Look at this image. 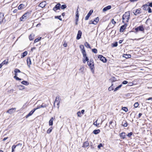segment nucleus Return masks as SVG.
I'll return each mask as SVG.
<instances>
[{
    "label": "nucleus",
    "instance_id": "1",
    "mask_svg": "<svg viewBox=\"0 0 152 152\" xmlns=\"http://www.w3.org/2000/svg\"><path fill=\"white\" fill-rule=\"evenodd\" d=\"M130 17V13L129 11L126 12L122 16V22L123 23L128 22Z\"/></svg>",
    "mask_w": 152,
    "mask_h": 152
},
{
    "label": "nucleus",
    "instance_id": "2",
    "mask_svg": "<svg viewBox=\"0 0 152 152\" xmlns=\"http://www.w3.org/2000/svg\"><path fill=\"white\" fill-rule=\"evenodd\" d=\"M87 64L89 66L90 69L91 70L93 73L94 72V65L93 61L92 60H90V61H88Z\"/></svg>",
    "mask_w": 152,
    "mask_h": 152
},
{
    "label": "nucleus",
    "instance_id": "3",
    "mask_svg": "<svg viewBox=\"0 0 152 152\" xmlns=\"http://www.w3.org/2000/svg\"><path fill=\"white\" fill-rule=\"evenodd\" d=\"M29 16V13L28 12H26L20 18V21H25Z\"/></svg>",
    "mask_w": 152,
    "mask_h": 152
},
{
    "label": "nucleus",
    "instance_id": "4",
    "mask_svg": "<svg viewBox=\"0 0 152 152\" xmlns=\"http://www.w3.org/2000/svg\"><path fill=\"white\" fill-rule=\"evenodd\" d=\"M98 58L100 59V60L103 62H106L107 61V60L102 55H99L98 56Z\"/></svg>",
    "mask_w": 152,
    "mask_h": 152
},
{
    "label": "nucleus",
    "instance_id": "5",
    "mask_svg": "<svg viewBox=\"0 0 152 152\" xmlns=\"http://www.w3.org/2000/svg\"><path fill=\"white\" fill-rule=\"evenodd\" d=\"M61 4L60 3L57 4L53 8V10L56 11L58 10H59L60 8Z\"/></svg>",
    "mask_w": 152,
    "mask_h": 152
},
{
    "label": "nucleus",
    "instance_id": "6",
    "mask_svg": "<svg viewBox=\"0 0 152 152\" xmlns=\"http://www.w3.org/2000/svg\"><path fill=\"white\" fill-rule=\"evenodd\" d=\"M93 10H91L90 11L89 13H88L87 16H86L85 18V19L86 20H88L89 17L92 14V13L93 12Z\"/></svg>",
    "mask_w": 152,
    "mask_h": 152
},
{
    "label": "nucleus",
    "instance_id": "7",
    "mask_svg": "<svg viewBox=\"0 0 152 152\" xmlns=\"http://www.w3.org/2000/svg\"><path fill=\"white\" fill-rule=\"evenodd\" d=\"M127 26V25L125 24L124 25H122L121 26L120 29V32H123L124 31V30L125 29Z\"/></svg>",
    "mask_w": 152,
    "mask_h": 152
},
{
    "label": "nucleus",
    "instance_id": "8",
    "mask_svg": "<svg viewBox=\"0 0 152 152\" xmlns=\"http://www.w3.org/2000/svg\"><path fill=\"white\" fill-rule=\"evenodd\" d=\"M135 30L136 31H143L144 30V28L142 26H140L136 28H135Z\"/></svg>",
    "mask_w": 152,
    "mask_h": 152
},
{
    "label": "nucleus",
    "instance_id": "9",
    "mask_svg": "<svg viewBox=\"0 0 152 152\" xmlns=\"http://www.w3.org/2000/svg\"><path fill=\"white\" fill-rule=\"evenodd\" d=\"M82 34V33L81 31L80 30L78 31L76 38L78 40L81 37Z\"/></svg>",
    "mask_w": 152,
    "mask_h": 152
},
{
    "label": "nucleus",
    "instance_id": "10",
    "mask_svg": "<svg viewBox=\"0 0 152 152\" xmlns=\"http://www.w3.org/2000/svg\"><path fill=\"white\" fill-rule=\"evenodd\" d=\"M111 8V6L110 5L108 6L104 7L102 10V11L104 12H105L108 10H110Z\"/></svg>",
    "mask_w": 152,
    "mask_h": 152
},
{
    "label": "nucleus",
    "instance_id": "11",
    "mask_svg": "<svg viewBox=\"0 0 152 152\" xmlns=\"http://www.w3.org/2000/svg\"><path fill=\"white\" fill-rule=\"evenodd\" d=\"M35 109L34 108L33 110L31 111L26 116V118H27L29 116H31L35 111Z\"/></svg>",
    "mask_w": 152,
    "mask_h": 152
},
{
    "label": "nucleus",
    "instance_id": "12",
    "mask_svg": "<svg viewBox=\"0 0 152 152\" xmlns=\"http://www.w3.org/2000/svg\"><path fill=\"white\" fill-rule=\"evenodd\" d=\"M16 110V108H12L8 110L7 112L10 114H12L14 112L15 110Z\"/></svg>",
    "mask_w": 152,
    "mask_h": 152
},
{
    "label": "nucleus",
    "instance_id": "13",
    "mask_svg": "<svg viewBox=\"0 0 152 152\" xmlns=\"http://www.w3.org/2000/svg\"><path fill=\"white\" fill-rule=\"evenodd\" d=\"M140 10L141 9H138L136 10L135 12H133L134 14L135 15H136L137 14H140L141 13Z\"/></svg>",
    "mask_w": 152,
    "mask_h": 152
},
{
    "label": "nucleus",
    "instance_id": "14",
    "mask_svg": "<svg viewBox=\"0 0 152 152\" xmlns=\"http://www.w3.org/2000/svg\"><path fill=\"white\" fill-rule=\"evenodd\" d=\"M27 65L29 67H30V65L31 64V61L29 57H28L27 59Z\"/></svg>",
    "mask_w": 152,
    "mask_h": 152
},
{
    "label": "nucleus",
    "instance_id": "15",
    "mask_svg": "<svg viewBox=\"0 0 152 152\" xmlns=\"http://www.w3.org/2000/svg\"><path fill=\"white\" fill-rule=\"evenodd\" d=\"M46 5V2L45 1H43L42 2L40 3L39 4V6L41 7L42 8H43Z\"/></svg>",
    "mask_w": 152,
    "mask_h": 152
},
{
    "label": "nucleus",
    "instance_id": "16",
    "mask_svg": "<svg viewBox=\"0 0 152 152\" xmlns=\"http://www.w3.org/2000/svg\"><path fill=\"white\" fill-rule=\"evenodd\" d=\"M120 137L123 139H124L126 137V133L125 132H122L120 134Z\"/></svg>",
    "mask_w": 152,
    "mask_h": 152
},
{
    "label": "nucleus",
    "instance_id": "17",
    "mask_svg": "<svg viewBox=\"0 0 152 152\" xmlns=\"http://www.w3.org/2000/svg\"><path fill=\"white\" fill-rule=\"evenodd\" d=\"M4 16L3 13H0V23H1L3 22Z\"/></svg>",
    "mask_w": 152,
    "mask_h": 152
},
{
    "label": "nucleus",
    "instance_id": "18",
    "mask_svg": "<svg viewBox=\"0 0 152 152\" xmlns=\"http://www.w3.org/2000/svg\"><path fill=\"white\" fill-rule=\"evenodd\" d=\"M59 97L58 96H57L56 97L55 101V103H56L57 105H58L60 103V101H59Z\"/></svg>",
    "mask_w": 152,
    "mask_h": 152
},
{
    "label": "nucleus",
    "instance_id": "19",
    "mask_svg": "<svg viewBox=\"0 0 152 152\" xmlns=\"http://www.w3.org/2000/svg\"><path fill=\"white\" fill-rule=\"evenodd\" d=\"M89 145V143L88 141H86L84 142L83 147L84 148H86Z\"/></svg>",
    "mask_w": 152,
    "mask_h": 152
},
{
    "label": "nucleus",
    "instance_id": "20",
    "mask_svg": "<svg viewBox=\"0 0 152 152\" xmlns=\"http://www.w3.org/2000/svg\"><path fill=\"white\" fill-rule=\"evenodd\" d=\"M24 5L23 4H20L18 7V10H22L24 8Z\"/></svg>",
    "mask_w": 152,
    "mask_h": 152
},
{
    "label": "nucleus",
    "instance_id": "21",
    "mask_svg": "<svg viewBox=\"0 0 152 152\" xmlns=\"http://www.w3.org/2000/svg\"><path fill=\"white\" fill-rule=\"evenodd\" d=\"M142 7H143V10H148V8L149 7H148V6L147 4L143 5L142 6Z\"/></svg>",
    "mask_w": 152,
    "mask_h": 152
},
{
    "label": "nucleus",
    "instance_id": "22",
    "mask_svg": "<svg viewBox=\"0 0 152 152\" xmlns=\"http://www.w3.org/2000/svg\"><path fill=\"white\" fill-rule=\"evenodd\" d=\"M53 118L52 117L49 121V124L50 126H52L53 125Z\"/></svg>",
    "mask_w": 152,
    "mask_h": 152
},
{
    "label": "nucleus",
    "instance_id": "23",
    "mask_svg": "<svg viewBox=\"0 0 152 152\" xmlns=\"http://www.w3.org/2000/svg\"><path fill=\"white\" fill-rule=\"evenodd\" d=\"M28 53L27 52V51H25L23 53H22V55H21V58H22L24 57L25 56L27 55Z\"/></svg>",
    "mask_w": 152,
    "mask_h": 152
},
{
    "label": "nucleus",
    "instance_id": "24",
    "mask_svg": "<svg viewBox=\"0 0 152 152\" xmlns=\"http://www.w3.org/2000/svg\"><path fill=\"white\" fill-rule=\"evenodd\" d=\"M100 132V130L99 129L95 130L93 132V133L95 134H97Z\"/></svg>",
    "mask_w": 152,
    "mask_h": 152
},
{
    "label": "nucleus",
    "instance_id": "25",
    "mask_svg": "<svg viewBox=\"0 0 152 152\" xmlns=\"http://www.w3.org/2000/svg\"><path fill=\"white\" fill-rule=\"evenodd\" d=\"M34 35L33 34H31L29 37V38L30 40H32L34 38Z\"/></svg>",
    "mask_w": 152,
    "mask_h": 152
},
{
    "label": "nucleus",
    "instance_id": "26",
    "mask_svg": "<svg viewBox=\"0 0 152 152\" xmlns=\"http://www.w3.org/2000/svg\"><path fill=\"white\" fill-rule=\"evenodd\" d=\"M99 19L98 17H97L95 18V19L93 20V21L95 23L94 24H96L97 22L99 21Z\"/></svg>",
    "mask_w": 152,
    "mask_h": 152
},
{
    "label": "nucleus",
    "instance_id": "27",
    "mask_svg": "<svg viewBox=\"0 0 152 152\" xmlns=\"http://www.w3.org/2000/svg\"><path fill=\"white\" fill-rule=\"evenodd\" d=\"M84 45L87 48H91L90 45L87 42H86L84 44Z\"/></svg>",
    "mask_w": 152,
    "mask_h": 152
},
{
    "label": "nucleus",
    "instance_id": "28",
    "mask_svg": "<svg viewBox=\"0 0 152 152\" xmlns=\"http://www.w3.org/2000/svg\"><path fill=\"white\" fill-rule=\"evenodd\" d=\"M21 83L22 84L26 86L28 85L29 84L28 82L26 81H22L21 82Z\"/></svg>",
    "mask_w": 152,
    "mask_h": 152
},
{
    "label": "nucleus",
    "instance_id": "29",
    "mask_svg": "<svg viewBox=\"0 0 152 152\" xmlns=\"http://www.w3.org/2000/svg\"><path fill=\"white\" fill-rule=\"evenodd\" d=\"M20 71L17 69H16L14 70V73H15V75H17V72H20Z\"/></svg>",
    "mask_w": 152,
    "mask_h": 152
},
{
    "label": "nucleus",
    "instance_id": "30",
    "mask_svg": "<svg viewBox=\"0 0 152 152\" xmlns=\"http://www.w3.org/2000/svg\"><path fill=\"white\" fill-rule=\"evenodd\" d=\"M113 84H112L111 86H110L108 88V90L110 91L112 90H113L114 89V88L113 87Z\"/></svg>",
    "mask_w": 152,
    "mask_h": 152
},
{
    "label": "nucleus",
    "instance_id": "31",
    "mask_svg": "<svg viewBox=\"0 0 152 152\" xmlns=\"http://www.w3.org/2000/svg\"><path fill=\"white\" fill-rule=\"evenodd\" d=\"M52 129H53L52 127H51L49 129H48L47 130V133L48 134L50 133L51 132Z\"/></svg>",
    "mask_w": 152,
    "mask_h": 152
},
{
    "label": "nucleus",
    "instance_id": "32",
    "mask_svg": "<svg viewBox=\"0 0 152 152\" xmlns=\"http://www.w3.org/2000/svg\"><path fill=\"white\" fill-rule=\"evenodd\" d=\"M8 63V60H4L1 64L3 65L4 64H6Z\"/></svg>",
    "mask_w": 152,
    "mask_h": 152
},
{
    "label": "nucleus",
    "instance_id": "33",
    "mask_svg": "<svg viewBox=\"0 0 152 152\" xmlns=\"http://www.w3.org/2000/svg\"><path fill=\"white\" fill-rule=\"evenodd\" d=\"M80 49L81 52L83 51V50H85L84 49V46L83 45H80Z\"/></svg>",
    "mask_w": 152,
    "mask_h": 152
},
{
    "label": "nucleus",
    "instance_id": "34",
    "mask_svg": "<svg viewBox=\"0 0 152 152\" xmlns=\"http://www.w3.org/2000/svg\"><path fill=\"white\" fill-rule=\"evenodd\" d=\"M20 90H22L25 89V87L22 85H20L18 86Z\"/></svg>",
    "mask_w": 152,
    "mask_h": 152
},
{
    "label": "nucleus",
    "instance_id": "35",
    "mask_svg": "<svg viewBox=\"0 0 152 152\" xmlns=\"http://www.w3.org/2000/svg\"><path fill=\"white\" fill-rule=\"evenodd\" d=\"M84 59V60L83 61V63H85L86 61H88L89 59L87 57H86L85 58H83V60Z\"/></svg>",
    "mask_w": 152,
    "mask_h": 152
},
{
    "label": "nucleus",
    "instance_id": "36",
    "mask_svg": "<svg viewBox=\"0 0 152 152\" xmlns=\"http://www.w3.org/2000/svg\"><path fill=\"white\" fill-rule=\"evenodd\" d=\"M122 125L124 126V127H126L127 126V122L126 121H125L124 122H123L122 123Z\"/></svg>",
    "mask_w": 152,
    "mask_h": 152
},
{
    "label": "nucleus",
    "instance_id": "37",
    "mask_svg": "<svg viewBox=\"0 0 152 152\" xmlns=\"http://www.w3.org/2000/svg\"><path fill=\"white\" fill-rule=\"evenodd\" d=\"M122 84L120 85L118 87H117L115 89L114 91H117L118 89L119 88H121L122 87Z\"/></svg>",
    "mask_w": 152,
    "mask_h": 152
},
{
    "label": "nucleus",
    "instance_id": "38",
    "mask_svg": "<svg viewBox=\"0 0 152 152\" xmlns=\"http://www.w3.org/2000/svg\"><path fill=\"white\" fill-rule=\"evenodd\" d=\"M41 37H39L37 38L34 41V42L36 43L38 42V41L40 40H41Z\"/></svg>",
    "mask_w": 152,
    "mask_h": 152
},
{
    "label": "nucleus",
    "instance_id": "39",
    "mask_svg": "<svg viewBox=\"0 0 152 152\" xmlns=\"http://www.w3.org/2000/svg\"><path fill=\"white\" fill-rule=\"evenodd\" d=\"M66 7V6L65 4L62 5L61 7L60 8L62 9H64Z\"/></svg>",
    "mask_w": 152,
    "mask_h": 152
},
{
    "label": "nucleus",
    "instance_id": "40",
    "mask_svg": "<svg viewBox=\"0 0 152 152\" xmlns=\"http://www.w3.org/2000/svg\"><path fill=\"white\" fill-rule=\"evenodd\" d=\"M122 109L126 112H127L128 110L127 108L125 107H123L122 108Z\"/></svg>",
    "mask_w": 152,
    "mask_h": 152
},
{
    "label": "nucleus",
    "instance_id": "41",
    "mask_svg": "<svg viewBox=\"0 0 152 152\" xmlns=\"http://www.w3.org/2000/svg\"><path fill=\"white\" fill-rule=\"evenodd\" d=\"M92 51L95 53H96L97 52V50L96 49L94 48L92 49Z\"/></svg>",
    "mask_w": 152,
    "mask_h": 152
},
{
    "label": "nucleus",
    "instance_id": "42",
    "mask_svg": "<svg viewBox=\"0 0 152 152\" xmlns=\"http://www.w3.org/2000/svg\"><path fill=\"white\" fill-rule=\"evenodd\" d=\"M61 16L60 15V16H55V18H58V19L60 20H62V19L61 18Z\"/></svg>",
    "mask_w": 152,
    "mask_h": 152
},
{
    "label": "nucleus",
    "instance_id": "43",
    "mask_svg": "<svg viewBox=\"0 0 152 152\" xmlns=\"http://www.w3.org/2000/svg\"><path fill=\"white\" fill-rule=\"evenodd\" d=\"M125 56H124V57H125L126 58H130L131 57V55H124Z\"/></svg>",
    "mask_w": 152,
    "mask_h": 152
},
{
    "label": "nucleus",
    "instance_id": "44",
    "mask_svg": "<svg viewBox=\"0 0 152 152\" xmlns=\"http://www.w3.org/2000/svg\"><path fill=\"white\" fill-rule=\"evenodd\" d=\"M139 105L138 103L137 102H136L134 104V107L135 108H137L138 107Z\"/></svg>",
    "mask_w": 152,
    "mask_h": 152
},
{
    "label": "nucleus",
    "instance_id": "45",
    "mask_svg": "<svg viewBox=\"0 0 152 152\" xmlns=\"http://www.w3.org/2000/svg\"><path fill=\"white\" fill-rule=\"evenodd\" d=\"M15 76H14V78L15 79L17 80H21V79L19 78L17 76V75H15Z\"/></svg>",
    "mask_w": 152,
    "mask_h": 152
},
{
    "label": "nucleus",
    "instance_id": "46",
    "mask_svg": "<svg viewBox=\"0 0 152 152\" xmlns=\"http://www.w3.org/2000/svg\"><path fill=\"white\" fill-rule=\"evenodd\" d=\"M77 116L79 117H81V113L80 112L78 111L77 113Z\"/></svg>",
    "mask_w": 152,
    "mask_h": 152
},
{
    "label": "nucleus",
    "instance_id": "47",
    "mask_svg": "<svg viewBox=\"0 0 152 152\" xmlns=\"http://www.w3.org/2000/svg\"><path fill=\"white\" fill-rule=\"evenodd\" d=\"M41 105L42 107H47L48 106L47 104H45L44 103H42Z\"/></svg>",
    "mask_w": 152,
    "mask_h": 152
},
{
    "label": "nucleus",
    "instance_id": "48",
    "mask_svg": "<svg viewBox=\"0 0 152 152\" xmlns=\"http://www.w3.org/2000/svg\"><path fill=\"white\" fill-rule=\"evenodd\" d=\"M42 107V105H39L36 108H35L34 109H35V110H37V109H39L40 108Z\"/></svg>",
    "mask_w": 152,
    "mask_h": 152
},
{
    "label": "nucleus",
    "instance_id": "49",
    "mask_svg": "<svg viewBox=\"0 0 152 152\" xmlns=\"http://www.w3.org/2000/svg\"><path fill=\"white\" fill-rule=\"evenodd\" d=\"M19 144H20L19 143V144H18V145H13L12 146V149H15V148L16 147V146L19 145Z\"/></svg>",
    "mask_w": 152,
    "mask_h": 152
},
{
    "label": "nucleus",
    "instance_id": "50",
    "mask_svg": "<svg viewBox=\"0 0 152 152\" xmlns=\"http://www.w3.org/2000/svg\"><path fill=\"white\" fill-rule=\"evenodd\" d=\"M97 120L95 122H94V125H96V126H97L99 125V124H97Z\"/></svg>",
    "mask_w": 152,
    "mask_h": 152
},
{
    "label": "nucleus",
    "instance_id": "51",
    "mask_svg": "<svg viewBox=\"0 0 152 152\" xmlns=\"http://www.w3.org/2000/svg\"><path fill=\"white\" fill-rule=\"evenodd\" d=\"M80 70L81 71V72H83L84 70V67L83 66L81 67L80 68Z\"/></svg>",
    "mask_w": 152,
    "mask_h": 152
},
{
    "label": "nucleus",
    "instance_id": "52",
    "mask_svg": "<svg viewBox=\"0 0 152 152\" xmlns=\"http://www.w3.org/2000/svg\"><path fill=\"white\" fill-rule=\"evenodd\" d=\"M102 146V143L100 144L98 146V148L99 149H100L101 147Z\"/></svg>",
    "mask_w": 152,
    "mask_h": 152
},
{
    "label": "nucleus",
    "instance_id": "53",
    "mask_svg": "<svg viewBox=\"0 0 152 152\" xmlns=\"http://www.w3.org/2000/svg\"><path fill=\"white\" fill-rule=\"evenodd\" d=\"M94 23H95L94 22L93 20H91L89 22V24H94Z\"/></svg>",
    "mask_w": 152,
    "mask_h": 152
},
{
    "label": "nucleus",
    "instance_id": "54",
    "mask_svg": "<svg viewBox=\"0 0 152 152\" xmlns=\"http://www.w3.org/2000/svg\"><path fill=\"white\" fill-rule=\"evenodd\" d=\"M128 82L126 80H124L123 81L122 83L123 84H126L128 83Z\"/></svg>",
    "mask_w": 152,
    "mask_h": 152
},
{
    "label": "nucleus",
    "instance_id": "55",
    "mask_svg": "<svg viewBox=\"0 0 152 152\" xmlns=\"http://www.w3.org/2000/svg\"><path fill=\"white\" fill-rule=\"evenodd\" d=\"M83 55L86 54V52L85 50H83L81 52Z\"/></svg>",
    "mask_w": 152,
    "mask_h": 152
},
{
    "label": "nucleus",
    "instance_id": "56",
    "mask_svg": "<svg viewBox=\"0 0 152 152\" xmlns=\"http://www.w3.org/2000/svg\"><path fill=\"white\" fill-rule=\"evenodd\" d=\"M118 45V43L117 42H116L115 43L113 44V47H116Z\"/></svg>",
    "mask_w": 152,
    "mask_h": 152
},
{
    "label": "nucleus",
    "instance_id": "57",
    "mask_svg": "<svg viewBox=\"0 0 152 152\" xmlns=\"http://www.w3.org/2000/svg\"><path fill=\"white\" fill-rule=\"evenodd\" d=\"M148 12L149 13H151L152 12V11L151 8H150L149 7L148 8Z\"/></svg>",
    "mask_w": 152,
    "mask_h": 152
},
{
    "label": "nucleus",
    "instance_id": "58",
    "mask_svg": "<svg viewBox=\"0 0 152 152\" xmlns=\"http://www.w3.org/2000/svg\"><path fill=\"white\" fill-rule=\"evenodd\" d=\"M79 17V14H76V20H78Z\"/></svg>",
    "mask_w": 152,
    "mask_h": 152
},
{
    "label": "nucleus",
    "instance_id": "59",
    "mask_svg": "<svg viewBox=\"0 0 152 152\" xmlns=\"http://www.w3.org/2000/svg\"><path fill=\"white\" fill-rule=\"evenodd\" d=\"M132 132H130L127 135V136L129 137H130L132 136Z\"/></svg>",
    "mask_w": 152,
    "mask_h": 152
},
{
    "label": "nucleus",
    "instance_id": "60",
    "mask_svg": "<svg viewBox=\"0 0 152 152\" xmlns=\"http://www.w3.org/2000/svg\"><path fill=\"white\" fill-rule=\"evenodd\" d=\"M112 23L113 24H115L116 22L113 19L112 20Z\"/></svg>",
    "mask_w": 152,
    "mask_h": 152
},
{
    "label": "nucleus",
    "instance_id": "61",
    "mask_svg": "<svg viewBox=\"0 0 152 152\" xmlns=\"http://www.w3.org/2000/svg\"><path fill=\"white\" fill-rule=\"evenodd\" d=\"M18 10L17 9H15L13 11V13H15L17 12Z\"/></svg>",
    "mask_w": 152,
    "mask_h": 152
},
{
    "label": "nucleus",
    "instance_id": "62",
    "mask_svg": "<svg viewBox=\"0 0 152 152\" xmlns=\"http://www.w3.org/2000/svg\"><path fill=\"white\" fill-rule=\"evenodd\" d=\"M148 6H150V7H152V2L150 3L149 4Z\"/></svg>",
    "mask_w": 152,
    "mask_h": 152
},
{
    "label": "nucleus",
    "instance_id": "63",
    "mask_svg": "<svg viewBox=\"0 0 152 152\" xmlns=\"http://www.w3.org/2000/svg\"><path fill=\"white\" fill-rule=\"evenodd\" d=\"M84 111H85V110H82L81 111V113L82 114H84Z\"/></svg>",
    "mask_w": 152,
    "mask_h": 152
},
{
    "label": "nucleus",
    "instance_id": "64",
    "mask_svg": "<svg viewBox=\"0 0 152 152\" xmlns=\"http://www.w3.org/2000/svg\"><path fill=\"white\" fill-rule=\"evenodd\" d=\"M147 100H152V97H150L146 99Z\"/></svg>",
    "mask_w": 152,
    "mask_h": 152
}]
</instances>
